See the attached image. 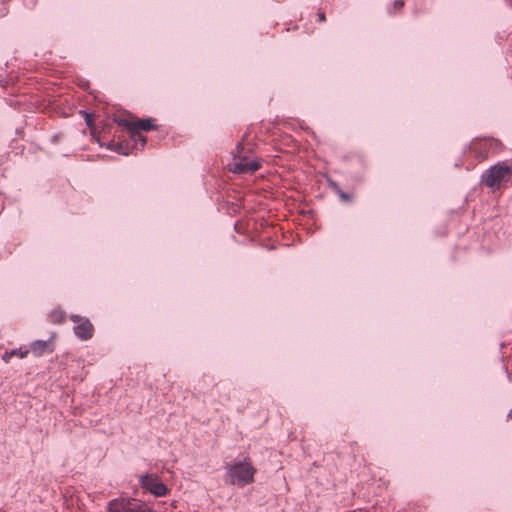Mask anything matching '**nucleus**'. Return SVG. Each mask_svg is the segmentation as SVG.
Returning <instances> with one entry per match:
<instances>
[{
	"label": "nucleus",
	"mask_w": 512,
	"mask_h": 512,
	"mask_svg": "<svg viewBox=\"0 0 512 512\" xmlns=\"http://www.w3.org/2000/svg\"><path fill=\"white\" fill-rule=\"evenodd\" d=\"M102 146H106L107 149L117 152L123 155H129L130 149L127 143L115 142L114 140L109 141L107 144L102 143Z\"/></svg>",
	"instance_id": "nucleus-10"
},
{
	"label": "nucleus",
	"mask_w": 512,
	"mask_h": 512,
	"mask_svg": "<svg viewBox=\"0 0 512 512\" xmlns=\"http://www.w3.org/2000/svg\"><path fill=\"white\" fill-rule=\"evenodd\" d=\"M81 113L84 115L85 117V122H86V125L89 127L90 129V133H91V136L92 138L100 145L102 146V142L100 140V136L97 135L96 133V128L94 126V119H93V114L91 113H88L86 111H81Z\"/></svg>",
	"instance_id": "nucleus-11"
},
{
	"label": "nucleus",
	"mask_w": 512,
	"mask_h": 512,
	"mask_svg": "<svg viewBox=\"0 0 512 512\" xmlns=\"http://www.w3.org/2000/svg\"><path fill=\"white\" fill-rule=\"evenodd\" d=\"M240 154H242V156H254L251 147L250 146H246L243 143H239L237 145L236 150L233 153V156L234 155H240Z\"/></svg>",
	"instance_id": "nucleus-15"
},
{
	"label": "nucleus",
	"mask_w": 512,
	"mask_h": 512,
	"mask_svg": "<svg viewBox=\"0 0 512 512\" xmlns=\"http://www.w3.org/2000/svg\"><path fill=\"white\" fill-rule=\"evenodd\" d=\"M141 487L156 497L168 494V487L155 474H143L139 476Z\"/></svg>",
	"instance_id": "nucleus-6"
},
{
	"label": "nucleus",
	"mask_w": 512,
	"mask_h": 512,
	"mask_svg": "<svg viewBox=\"0 0 512 512\" xmlns=\"http://www.w3.org/2000/svg\"><path fill=\"white\" fill-rule=\"evenodd\" d=\"M15 351L14 357H18L20 359L25 358L29 354V349L26 347H20L18 349H13Z\"/></svg>",
	"instance_id": "nucleus-16"
},
{
	"label": "nucleus",
	"mask_w": 512,
	"mask_h": 512,
	"mask_svg": "<svg viewBox=\"0 0 512 512\" xmlns=\"http://www.w3.org/2000/svg\"><path fill=\"white\" fill-rule=\"evenodd\" d=\"M329 185L343 202H352L353 196L349 193L344 192L336 182L329 181Z\"/></svg>",
	"instance_id": "nucleus-13"
},
{
	"label": "nucleus",
	"mask_w": 512,
	"mask_h": 512,
	"mask_svg": "<svg viewBox=\"0 0 512 512\" xmlns=\"http://www.w3.org/2000/svg\"><path fill=\"white\" fill-rule=\"evenodd\" d=\"M108 510L109 512H157L135 498L113 499L108 504Z\"/></svg>",
	"instance_id": "nucleus-4"
},
{
	"label": "nucleus",
	"mask_w": 512,
	"mask_h": 512,
	"mask_svg": "<svg viewBox=\"0 0 512 512\" xmlns=\"http://www.w3.org/2000/svg\"><path fill=\"white\" fill-rule=\"evenodd\" d=\"M118 126L125 128L127 131L149 132L157 128L156 120L153 118L129 120L126 118H115Z\"/></svg>",
	"instance_id": "nucleus-7"
},
{
	"label": "nucleus",
	"mask_w": 512,
	"mask_h": 512,
	"mask_svg": "<svg viewBox=\"0 0 512 512\" xmlns=\"http://www.w3.org/2000/svg\"><path fill=\"white\" fill-rule=\"evenodd\" d=\"M230 171L238 174L254 173L261 164L255 156L234 155L232 162L229 164Z\"/></svg>",
	"instance_id": "nucleus-5"
},
{
	"label": "nucleus",
	"mask_w": 512,
	"mask_h": 512,
	"mask_svg": "<svg viewBox=\"0 0 512 512\" xmlns=\"http://www.w3.org/2000/svg\"><path fill=\"white\" fill-rule=\"evenodd\" d=\"M469 150L478 162H484L490 156L500 154L504 150V145L499 139L492 137L475 138L470 142Z\"/></svg>",
	"instance_id": "nucleus-3"
},
{
	"label": "nucleus",
	"mask_w": 512,
	"mask_h": 512,
	"mask_svg": "<svg viewBox=\"0 0 512 512\" xmlns=\"http://www.w3.org/2000/svg\"><path fill=\"white\" fill-rule=\"evenodd\" d=\"M15 351H6L2 355V360L6 363H8L13 357H14Z\"/></svg>",
	"instance_id": "nucleus-17"
},
{
	"label": "nucleus",
	"mask_w": 512,
	"mask_h": 512,
	"mask_svg": "<svg viewBox=\"0 0 512 512\" xmlns=\"http://www.w3.org/2000/svg\"><path fill=\"white\" fill-rule=\"evenodd\" d=\"M49 319L54 324H61L65 319L64 312L60 309H55L49 314Z\"/></svg>",
	"instance_id": "nucleus-14"
},
{
	"label": "nucleus",
	"mask_w": 512,
	"mask_h": 512,
	"mask_svg": "<svg viewBox=\"0 0 512 512\" xmlns=\"http://www.w3.org/2000/svg\"><path fill=\"white\" fill-rule=\"evenodd\" d=\"M317 18H318V21L321 23L326 21V16L323 11H318Z\"/></svg>",
	"instance_id": "nucleus-19"
},
{
	"label": "nucleus",
	"mask_w": 512,
	"mask_h": 512,
	"mask_svg": "<svg viewBox=\"0 0 512 512\" xmlns=\"http://www.w3.org/2000/svg\"><path fill=\"white\" fill-rule=\"evenodd\" d=\"M70 319L77 324L74 326V333L79 339L89 340L93 337L94 327L89 319L79 315H71Z\"/></svg>",
	"instance_id": "nucleus-8"
},
{
	"label": "nucleus",
	"mask_w": 512,
	"mask_h": 512,
	"mask_svg": "<svg viewBox=\"0 0 512 512\" xmlns=\"http://www.w3.org/2000/svg\"><path fill=\"white\" fill-rule=\"evenodd\" d=\"M54 351V344L48 340H36L30 344L29 352H32L36 357H40L45 353H52Z\"/></svg>",
	"instance_id": "nucleus-9"
},
{
	"label": "nucleus",
	"mask_w": 512,
	"mask_h": 512,
	"mask_svg": "<svg viewBox=\"0 0 512 512\" xmlns=\"http://www.w3.org/2000/svg\"><path fill=\"white\" fill-rule=\"evenodd\" d=\"M480 183L492 193L508 188L512 184V160L498 161L486 169Z\"/></svg>",
	"instance_id": "nucleus-1"
},
{
	"label": "nucleus",
	"mask_w": 512,
	"mask_h": 512,
	"mask_svg": "<svg viewBox=\"0 0 512 512\" xmlns=\"http://www.w3.org/2000/svg\"><path fill=\"white\" fill-rule=\"evenodd\" d=\"M256 469L253 467L250 458L236 462L227 467V482L231 485L244 487L254 482Z\"/></svg>",
	"instance_id": "nucleus-2"
},
{
	"label": "nucleus",
	"mask_w": 512,
	"mask_h": 512,
	"mask_svg": "<svg viewBox=\"0 0 512 512\" xmlns=\"http://www.w3.org/2000/svg\"><path fill=\"white\" fill-rule=\"evenodd\" d=\"M129 136H130V139L134 142V146L136 149H140L142 150L146 143H147V139L145 136L142 135V132H139V131H127Z\"/></svg>",
	"instance_id": "nucleus-12"
},
{
	"label": "nucleus",
	"mask_w": 512,
	"mask_h": 512,
	"mask_svg": "<svg viewBox=\"0 0 512 512\" xmlns=\"http://www.w3.org/2000/svg\"><path fill=\"white\" fill-rule=\"evenodd\" d=\"M393 5H394V8L396 10H400L404 6V1L403 0H396Z\"/></svg>",
	"instance_id": "nucleus-18"
}]
</instances>
